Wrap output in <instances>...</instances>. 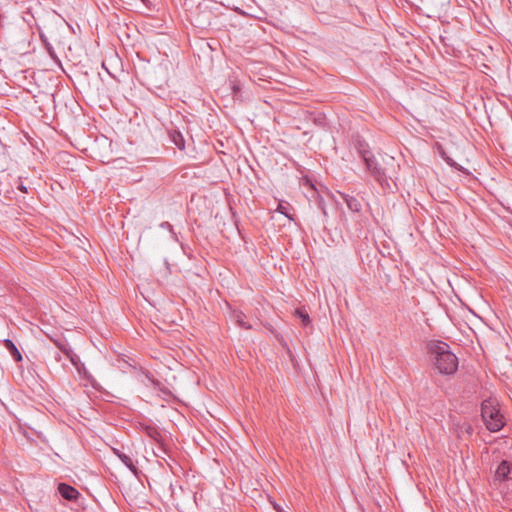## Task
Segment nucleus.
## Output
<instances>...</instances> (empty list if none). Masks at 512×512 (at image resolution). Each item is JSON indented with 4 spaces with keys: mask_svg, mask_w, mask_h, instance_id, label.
Returning <instances> with one entry per match:
<instances>
[{
    "mask_svg": "<svg viewBox=\"0 0 512 512\" xmlns=\"http://www.w3.org/2000/svg\"><path fill=\"white\" fill-rule=\"evenodd\" d=\"M135 476L138 475V468L137 466L135 465V463L133 462V460L131 459L126 465H125Z\"/></svg>",
    "mask_w": 512,
    "mask_h": 512,
    "instance_id": "obj_13",
    "label": "nucleus"
},
{
    "mask_svg": "<svg viewBox=\"0 0 512 512\" xmlns=\"http://www.w3.org/2000/svg\"><path fill=\"white\" fill-rule=\"evenodd\" d=\"M244 314L243 313H238L235 315V318H236V322L239 324V326H241L242 328L244 329H250L251 328V325L249 323H247L245 320H244Z\"/></svg>",
    "mask_w": 512,
    "mask_h": 512,
    "instance_id": "obj_11",
    "label": "nucleus"
},
{
    "mask_svg": "<svg viewBox=\"0 0 512 512\" xmlns=\"http://www.w3.org/2000/svg\"><path fill=\"white\" fill-rule=\"evenodd\" d=\"M154 434H158V432L155 429H152Z\"/></svg>",
    "mask_w": 512,
    "mask_h": 512,
    "instance_id": "obj_19",
    "label": "nucleus"
},
{
    "mask_svg": "<svg viewBox=\"0 0 512 512\" xmlns=\"http://www.w3.org/2000/svg\"><path fill=\"white\" fill-rule=\"evenodd\" d=\"M512 465L509 461L503 460L498 465L496 471H495V480L502 482L509 478V475L511 473Z\"/></svg>",
    "mask_w": 512,
    "mask_h": 512,
    "instance_id": "obj_5",
    "label": "nucleus"
},
{
    "mask_svg": "<svg viewBox=\"0 0 512 512\" xmlns=\"http://www.w3.org/2000/svg\"><path fill=\"white\" fill-rule=\"evenodd\" d=\"M160 227L162 229L169 230L171 232V234L175 237V233L173 232V227H172V225L169 222H167V221L162 222L160 224Z\"/></svg>",
    "mask_w": 512,
    "mask_h": 512,
    "instance_id": "obj_14",
    "label": "nucleus"
},
{
    "mask_svg": "<svg viewBox=\"0 0 512 512\" xmlns=\"http://www.w3.org/2000/svg\"><path fill=\"white\" fill-rule=\"evenodd\" d=\"M118 458L121 460V462L126 465L132 458L128 456L127 454H119Z\"/></svg>",
    "mask_w": 512,
    "mask_h": 512,
    "instance_id": "obj_15",
    "label": "nucleus"
},
{
    "mask_svg": "<svg viewBox=\"0 0 512 512\" xmlns=\"http://www.w3.org/2000/svg\"><path fill=\"white\" fill-rule=\"evenodd\" d=\"M3 345L10 352L11 356L16 362L22 361V354L11 339H5L3 341Z\"/></svg>",
    "mask_w": 512,
    "mask_h": 512,
    "instance_id": "obj_7",
    "label": "nucleus"
},
{
    "mask_svg": "<svg viewBox=\"0 0 512 512\" xmlns=\"http://www.w3.org/2000/svg\"><path fill=\"white\" fill-rule=\"evenodd\" d=\"M58 492L62 498L68 501H76L80 496L76 488L66 483H60L58 485Z\"/></svg>",
    "mask_w": 512,
    "mask_h": 512,
    "instance_id": "obj_4",
    "label": "nucleus"
},
{
    "mask_svg": "<svg viewBox=\"0 0 512 512\" xmlns=\"http://www.w3.org/2000/svg\"><path fill=\"white\" fill-rule=\"evenodd\" d=\"M17 189L20 190L23 193H27L28 192L27 186H25L22 182L19 183V185L17 186Z\"/></svg>",
    "mask_w": 512,
    "mask_h": 512,
    "instance_id": "obj_16",
    "label": "nucleus"
},
{
    "mask_svg": "<svg viewBox=\"0 0 512 512\" xmlns=\"http://www.w3.org/2000/svg\"><path fill=\"white\" fill-rule=\"evenodd\" d=\"M170 140L180 149H184L185 140L182 133L178 130H170L169 131Z\"/></svg>",
    "mask_w": 512,
    "mask_h": 512,
    "instance_id": "obj_9",
    "label": "nucleus"
},
{
    "mask_svg": "<svg viewBox=\"0 0 512 512\" xmlns=\"http://www.w3.org/2000/svg\"><path fill=\"white\" fill-rule=\"evenodd\" d=\"M318 205H319V207L322 209V211H323L324 215H326V210H325V208H324V206H323L322 201H319Z\"/></svg>",
    "mask_w": 512,
    "mask_h": 512,
    "instance_id": "obj_17",
    "label": "nucleus"
},
{
    "mask_svg": "<svg viewBox=\"0 0 512 512\" xmlns=\"http://www.w3.org/2000/svg\"><path fill=\"white\" fill-rule=\"evenodd\" d=\"M481 416L487 429L491 432H497L504 426L499 410L488 401H484L481 405Z\"/></svg>",
    "mask_w": 512,
    "mask_h": 512,
    "instance_id": "obj_2",
    "label": "nucleus"
},
{
    "mask_svg": "<svg viewBox=\"0 0 512 512\" xmlns=\"http://www.w3.org/2000/svg\"><path fill=\"white\" fill-rule=\"evenodd\" d=\"M277 211L283 215H285L289 220L294 221V217L289 213L288 207L282 203L278 204Z\"/></svg>",
    "mask_w": 512,
    "mask_h": 512,
    "instance_id": "obj_12",
    "label": "nucleus"
},
{
    "mask_svg": "<svg viewBox=\"0 0 512 512\" xmlns=\"http://www.w3.org/2000/svg\"><path fill=\"white\" fill-rule=\"evenodd\" d=\"M141 1H142L143 3H146V2H147V0H141Z\"/></svg>",
    "mask_w": 512,
    "mask_h": 512,
    "instance_id": "obj_20",
    "label": "nucleus"
},
{
    "mask_svg": "<svg viewBox=\"0 0 512 512\" xmlns=\"http://www.w3.org/2000/svg\"><path fill=\"white\" fill-rule=\"evenodd\" d=\"M55 344L61 350V352L64 353L74 365H76L78 356L72 351L70 346L62 341H55Z\"/></svg>",
    "mask_w": 512,
    "mask_h": 512,
    "instance_id": "obj_8",
    "label": "nucleus"
},
{
    "mask_svg": "<svg viewBox=\"0 0 512 512\" xmlns=\"http://www.w3.org/2000/svg\"><path fill=\"white\" fill-rule=\"evenodd\" d=\"M427 351L431 355L434 366L441 374L452 375L457 371L458 358L443 341H430Z\"/></svg>",
    "mask_w": 512,
    "mask_h": 512,
    "instance_id": "obj_1",
    "label": "nucleus"
},
{
    "mask_svg": "<svg viewBox=\"0 0 512 512\" xmlns=\"http://www.w3.org/2000/svg\"><path fill=\"white\" fill-rule=\"evenodd\" d=\"M113 452L114 454L118 457L119 454H124L123 452H121L120 450L116 449V448H113Z\"/></svg>",
    "mask_w": 512,
    "mask_h": 512,
    "instance_id": "obj_18",
    "label": "nucleus"
},
{
    "mask_svg": "<svg viewBox=\"0 0 512 512\" xmlns=\"http://www.w3.org/2000/svg\"><path fill=\"white\" fill-rule=\"evenodd\" d=\"M341 198L346 203L348 209L352 212L359 213L362 210V202L357 197L346 193H340Z\"/></svg>",
    "mask_w": 512,
    "mask_h": 512,
    "instance_id": "obj_6",
    "label": "nucleus"
},
{
    "mask_svg": "<svg viewBox=\"0 0 512 512\" xmlns=\"http://www.w3.org/2000/svg\"><path fill=\"white\" fill-rule=\"evenodd\" d=\"M360 154L370 175L381 186L389 185L385 169L377 162L374 155L368 150H360Z\"/></svg>",
    "mask_w": 512,
    "mask_h": 512,
    "instance_id": "obj_3",
    "label": "nucleus"
},
{
    "mask_svg": "<svg viewBox=\"0 0 512 512\" xmlns=\"http://www.w3.org/2000/svg\"><path fill=\"white\" fill-rule=\"evenodd\" d=\"M295 315L301 320V322L304 326H307L310 324V317H309L308 313L306 311H304L303 309H300V308L296 309Z\"/></svg>",
    "mask_w": 512,
    "mask_h": 512,
    "instance_id": "obj_10",
    "label": "nucleus"
}]
</instances>
